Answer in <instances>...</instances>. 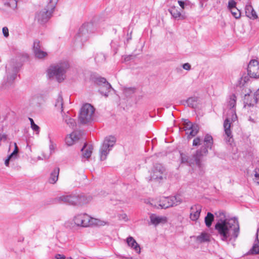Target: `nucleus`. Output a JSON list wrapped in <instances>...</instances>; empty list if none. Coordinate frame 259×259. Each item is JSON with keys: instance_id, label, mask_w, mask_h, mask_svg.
<instances>
[{"instance_id": "nucleus-1", "label": "nucleus", "mask_w": 259, "mask_h": 259, "mask_svg": "<svg viewBox=\"0 0 259 259\" xmlns=\"http://www.w3.org/2000/svg\"><path fill=\"white\" fill-rule=\"evenodd\" d=\"M215 230L221 240L227 242L235 240L239 233V226L235 219H220L215 225Z\"/></svg>"}, {"instance_id": "nucleus-2", "label": "nucleus", "mask_w": 259, "mask_h": 259, "mask_svg": "<svg viewBox=\"0 0 259 259\" xmlns=\"http://www.w3.org/2000/svg\"><path fill=\"white\" fill-rule=\"evenodd\" d=\"M204 142L205 147L196 151L192 158L189 159V163L190 166L193 167L194 170L199 174H202L204 168V164L202 162V157L204 155L207 154L208 150L207 148H211L213 144L212 137L209 135H206L204 138Z\"/></svg>"}, {"instance_id": "nucleus-3", "label": "nucleus", "mask_w": 259, "mask_h": 259, "mask_svg": "<svg viewBox=\"0 0 259 259\" xmlns=\"http://www.w3.org/2000/svg\"><path fill=\"white\" fill-rule=\"evenodd\" d=\"M101 224L100 220L92 218L85 213L77 214L74 216L71 222L68 221L65 223V227L69 228L74 227H88Z\"/></svg>"}, {"instance_id": "nucleus-4", "label": "nucleus", "mask_w": 259, "mask_h": 259, "mask_svg": "<svg viewBox=\"0 0 259 259\" xmlns=\"http://www.w3.org/2000/svg\"><path fill=\"white\" fill-rule=\"evenodd\" d=\"M20 63L12 59L6 65L7 76L4 77L1 88L3 90H9L13 87Z\"/></svg>"}, {"instance_id": "nucleus-5", "label": "nucleus", "mask_w": 259, "mask_h": 259, "mask_svg": "<svg viewBox=\"0 0 259 259\" xmlns=\"http://www.w3.org/2000/svg\"><path fill=\"white\" fill-rule=\"evenodd\" d=\"M69 64L66 61L59 62L51 65L47 71V75L50 79H56L61 82L66 78V73L69 68Z\"/></svg>"}, {"instance_id": "nucleus-6", "label": "nucleus", "mask_w": 259, "mask_h": 259, "mask_svg": "<svg viewBox=\"0 0 259 259\" xmlns=\"http://www.w3.org/2000/svg\"><path fill=\"white\" fill-rule=\"evenodd\" d=\"M182 201V196L180 195H177L168 197H163L158 202H156L153 200H148L145 202L155 208H167L169 207L178 205L181 203Z\"/></svg>"}, {"instance_id": "nucleus-7", "label": "nucleus", "mask_w": 259, "mask_h": 259, "mask_svg": "<svg viewBox=\"0 0 259 259\" xmlns=\"http://www.w3.org/2000/svg\"><path fill=\"white\" fill-rule=\"evenodd\" d=\"M95 108L90 104H85L81 108L78 116V120L82 124H87L94 120Z\"/></svg>"}, {"instance_id": "nucleus-8", "label": "nucleus", "mask_w": 259, "mask_h": 259, "mask_svg": "<svg viewBox=\"0 0 259 259\" xmlns=\"http://www.w3.org/2000/svg\"><path fill=\"white\" fill-rule=\"evenodd\" d=\"M58 1V0H50L47 8L42 10L36 14L35 20L41 24L47 22L52 16Z\"/></svg>"}, {"instance_id": "nucleus-9", "label": "nucleus", "mask_w": 259, "mask_h": 259, "mask_svg": "<svg viewBox=\"0 0 259 259\" xmlns=\"http://www.w3.org/2000/svg\"><path fill=\"white\" fill-rule=\"evenodd\" d=\"M116 142V138L113 136L105 138L99 150L100 160L103 161L107 158L110 151Z\"/></svg>"}, {"instance_id": "nucleus-10", "label": "nucleus", "mask_w": 259, "mask_h": 259, "mask_svg": "<svg viewBox=\"0 0 259 259\" xmlns=\"http://www.w3.org/2000/svg\"><path fill=\"white\" fill-rule=\"evenodd\" d=\"M165 176V169L161 164H156L150 172L151 180H161Z\"/></svg>"}, {"instance_id": "nucleus-11", "label": "nucleus", "mask_w": 259, "mask_h": 259, "mask_svg": "<svg viewBox=\"0 0 259 259\" xmlns=\"http://www.w3.org/2000/svg\"><path fill=\"white\" fill-rule=\"evenodd\" d=\"M33 52L35 58L38 59H44L48 57V53L45 50L40 41L35 39L33 42Z\"/></svg>"}, {"instance_id": "nucleus-12", "label": "nucleus", "mask_w": 259, "mask_h": 259, "mask_svg": "<svg viewBox=\"0 0 259 259\" xmlns=\"http://www.w3.org/2000/svg\"><path fill=\"white\" fill-rule=\"evenodd\" d=\"M96 83L100 86L99 89V92L100 93L107 97L108 93L111 90V86L109 83H108L106 79L103 77H98L96 79Z\"/></svg>"}, {"instance_id": "nucleus-13", "label": "nucleus", "mask_w": 259, "mask_h": 259, "mask_svg": "<svg viewBox=\"0 0 259 259\" xmlns=\"http://www.w3.org/2000/svg\"><path fill=\"white\" fill-rule=\"evenodd\" d=\"M184 130L186 131L188 137L195 136L198 132L199 127L196 124H193L188 120L186 119L184 121Z\"/></svg>"}, {"instance_id": "nucleus-14", "label": "nucleus", "mask_w": 259, "mask_h": 259, "mask_svg": "<svg viewBox=\"0 0 259 259\" xmlns=\"http://www.w3.org/2000/svg\"><path fill=\"white\" fill-rule=\"evenodd\" d=\"M247 72L250 77L259 78V62L256 60H251L248 65Z\"/></svg>"}, {"instance_id": "nucleus-15", "label": "nucleus", "mask_w": 259, "mask_h": 259, "mask_svg": "<svg viewBox=\"0 0 259 259\" xmlns=\"http://www.w3.org/2000/svg\"><path fill=\"white\" fill-rule=\"evenodd\" d=\"M78 195L73 194L63 195L56 198V200L60 203H65L73 205H78Z\"/></svg>"}, {"instance_id": "nucleus-16", "label": "nucleus", "mask_w": 259, "mask_h": 259, "mask_svg": "<svg viewBox=\"0 0 259 259\" xmlns=\"http://www.w3.org/2000/svg\"><path fill=\"white\" fill-rule=\"evenodd\" d=\"M233 121L231 120V115H228L227 118L225 119L224 122V128L225 132V135L227 136L226 137V141L227 143L231 144L232 142V135L230 130L231 123Z\"/></svg>"}, {"instance_id": "nucleus-17", "label": "nucleus", "mask_w": 259, "mask_h": 259, "mask_svg": "<svg viewBox=\"0 0 259 259\" xmlns=\"http://www.w3.org/2000/svg\"><path fill=\"white\" fill-rule=\"evenodd\" d=\"M236 97L235 95L233 94L231 95L229 97V101H228L227 106L229 108V111L230 114L231 115V120L233 121H235L237 119V115L236 114L235 109L234 107L236 105Z\"/></svg>"}, {"instance_id": "nucleus-18", "label": "nucleus", "mask_w": 259, "mask_h": 259, "mask_svg": "<svg viewBox=\"0 0 259 259\" xmlns=\"http://www.w3.org/2000/svg\"><path fill=\"white\" fill-rule=\"evenodd\" d=\"M202 210V206L199 204H195L190 207V219L192 221L198 220Z\"/></svg>"}, {"instance_id": "nucleus-19", "label": "nucleus", "mask_w": 259, "mask_h": 259, "mask_svg": "<svg viewBox=\"0 0 259 259\" xmlns=\"http://www.w3.org/2000/svg\"><path fill=\"white\" fill-rule=\"evenodd\" d=\"M168 12L175 19L185 20L186 19V16L178 7H171L168 9Z\"/></svg>"}, {"instance_id": "nucleus-20", "label": "nucleus", "mask_w": 259, "mask_h": 259, "mask_svg": "<svg viewBox=\"0 0 259 259\" xmlns=\"http://www.w3.org/2000/svg\"><path fill=\"white\" fill-rule=\"evenodd\" d=\"M258 101L255 94L254 95L248 94H245L244 98V106H253Z\"/></svg>"}, {"instance_id": "nucleus-21", "label": "nucleus", "mask_w": 259, "mask_h": 259, "mask_svg": "<svg viewBox=\"0 0 259 259\" xmlns=\"http://www.w3.org/2000/svg\"><path fill=\"white\" fill-rule=\"evenodd\" d=\"M63 120L72 129H74L76 125V123L74 119L72 118L73 115L70 112L64 113L62 114Z\"/></svg>"}, {"instance_id": "nucleus-22", "label": "nucleus", "mask_w": 259, "mask_h": 259, "mask_svg": "<svg viewBox=\"0 0 259 259\" xmlns=\"http://www.w3.org/2000/svg\"><path fill=\"white\" fill-rule=\"evenodd\" d=\"M79 139V134L77 132H73L67 136L65 138L66 144L72 146Z\"/></svg>"}, {"instance_id": "nucleus-23", "label": "nucleus", "mask_w": 259, "mask_h": 259, "mask_svg": "<svg viewBox=\"0 0 259 259\" xmlns=\"http://www.w3.org/2000/svg\"><path fill=\"white\" fill-rule=\"evenodd\" d=\"M151 223L157 226L161 223H165L166 222V218L165 217L158 216L155 214H151L150 216Z\"/></svg>"}, {"instance_id": "nucleus-24", "label": "nucleus", "mask_w": 259, "mask_h": 259, "mask_svg": "<svg viewBox=\"0 0 259 259\" xmlns=\"http://www.w3.org/2000/svg\"><path fill=\"white\" fill-rule=\"evenodd\" d=\"M126 243L128 246L134 249L136 252L140 253L141 248L139 244L136 242L133 237L130 236L126 238Z\"/></svg>"}, {"instance_id": "nucleus-25", "label": "nucleus", "mask_w": 259, "mask_h": 259, "mask_svg": "<svg viewBox=\"0 0 259 259\" xmlns=\"http://www.w3.org/2000/svg\"><path fill=\"white\" fill-rule=\"evenodd\" d=\"M93 146L91 145L85 144L81 151L83 158L88 159L90 157L93 152Z\"/></svg>"}, {"instance_id": "nucleus-26", "label": "nucleus", "mask_w": 259, "mask_h": 259, "mask_svg": "<svg viewBox=\"0 0 259 259\" xmlns=\"http://www.w3.org/2000/svg\"><path fill=\"white\" fill-rule=\"evenodd\" d=\"M60 169L59 167H55L50 174V177L48 180L49 183L52 184H55L58 180Z\"/></svg>"}, {"instance_id": "nucleus-27", "label": "nucleus", "mask_w": 259, "mask_h": 259, "mask_svg": "<svg viewBox=\"0 0 259 259\" xmlns=\"http://www.w3.org/2000/svg\"><path fill=\"white\" fill-rule=\"evenodd\" d=\"M78 205H81L89 202L91 199L92 197L90 196H85L84 195H78Z\"/></svg>"}, {"instance_id": "nucleus-28", "label": "nucleus", "mask_w": 259, "mask_h": 259, "mask_svg": "<svg viewBox=\"0 0 259 259\" xmlns=\"http://www.w3.org/2000/svg\"><path fill=\"white\" fill-rule=\"evenodd\" d=\"M249 75L248 74H243L242 76L238 80L237 85L240 87H242L249 80Z\"/></svg>"}, {"instance_id": "nucleus-29", "label": "nucleus", "mask_w": 259, "mask_h": 259, "mask_svg": "<svg viewBox=\"0 0 259 259\" xmlns=\"http://www.w3.org/2000/svg\"><path fill=\"white\" fill-rule=\"evenodd\" d=\"M63 100L62 97L59 95L57 99L55 100V106L58 109L60 110L61 111L63 112Z\"/></svg>"}, {"instance_id": "nucleus-30", "label": "nucleus", "mask_w": 259, "mask_h": 259, "mask_svg": "<svg viewBox=\"0 0 259 259\" xmlns=\"http://www.w3.org/2000/svg\"><path fill=\"white\" fill-rule=\"evenodd\" d=\"M250 252L252 254H259V240L258 239V234H256V238L254 243L250 250Z\"/></svg>"}, {"instance_id": "nucleus-31", "label": "nucleus", "mask_w": 259, "mask_h": 259, "mask_svg": "<svg viewBox=\"0 0 259 259\" xmlns=\"http://www.w3.org/2000/svg\"><path fill=\"white\" fill-rule=\"evenodd\" d=\"M210 236L206 233H202L197 237V240L199 242H204L209 240Z\"/></svg>"}, {"instance_id": "nucleus-32", "label": "nucleus", "mask_w": 259, "mask_h": 259, "mask_svg": "<svg viewBox=\"0 0 259 259\" xmlns=\"http://www.w3.org/2000/svg\"><path fill=\"white\" fill-rule=\"evenodd\" d=\"M88 31L85 26H82L79 30L78 36L81 40L86 39L88 37Z\"/></svg>"}, {"instance_id": "nucleus-33", "label": "nucleus", "mask_w": 259, "mask_h": 259, "mask_svg": "<svg viewBox=\"0 0 259 259\" xmlns=\"http://www.w3.org/2000/svg\"><path fill=\"white\" fill-rule=\"evenodd\" d=\"M214 220L213 215L210 213L208 212L207 215L205 217V223L207 227H209L212 224V221Z\"/></svg>"}, {"instance_id": "nucleus-34", "label": "nucleus", "mask_w": 259, "mask_h": 259, "mask_svg": "<svg viewBox=\"0 0 259 259\" xmlns=\"http://www.w3.org/2000/svg\"><path fill=\"white\" fill-rule=\"evenodd\" d=\"M197 98L195 97H190L188 98L186 101L188 106L194 108L196 105Z\"/></svg>"}, {"instance_id": "nucleus-35", "label": "nucleus", "mask_w": 259, "mask_h": 259, "mask_svg": "<svg viewBox=\"0 0 259 259\" xmlns=\"http://www.w3.org/2000/svg\"><path fill=\"white\" fill-rule=\"evenodd\" d=\"M95 60L97 63H102L105 61L106 56L102 53H98L97 54Z\"/></svg>"}, {"instance_id": "nucleus-36", "label": "nucleus", "mask_w": 259, "mask_h": 259, "mask_svg": "<svg viewBox=\"0 0 259 259\" xmlns=\"http://www.w3.org/2000/svg\"><path fill=\"white\" fill-rule=\"evenodd\" d=\"M135 92V88H127L124 87L123 89V93L126 97L130 96Z\"/></svg>"}, {"instance_id": "nucleus-37", "label": "nucleus", "mask_w": 259, "mask_h": 259, "mask_svg": "<svg viewBox=\"0 0 259 259\" xmlns=\"http://www.w3.org/2000/svg\"><path fill=\"white\" fill-rule=\"evenodd\" d=\"M232 15L236 19L239 18L241 16L240 11L237 8H234L230 10Z\"/></svg>"}, {"instance_id": "nucleus-38", "label": "nucleus", "mask_w": 259, "mask_h": 259, "mask_svg": "<svg viewBox=\"0 0 259 259\" xmlns=\"http://www.w3.org/2000/svg\"><path fill=\"white\" fill-rule=\"evenodd\" d=\"M49 141H50V145H49V149L50 150L51 153L54 152L55 149L56 148V144L54 143L51 138L49 137Z\"/></svg>"}, {"instance_id": "nucleus-39", "label": "nucleus", "mask_w": 259, "mask_h": 259, "mask_svg": "<svg viewBox=\"0 0 259 259\" xmlns=\"http://www.w3.org/2000/svg\"><path fill=\"white\" fill-rule=\"evenodd\" d=\"M254 181L259 185V169H256L254 171Z\"/></svg>"}, {"instance_id": "nucleus-40", "label": "nucleus", "mask_w": 259, "mask_h": 259, "mask_svg": "<svg viewBox=\"0 0 259 259\" xmlns=\"http://www.w3.org/2000/svg\"><path fill=\"white\" fill-rule=\"evenodd\" d=\"M30 126H31V128H32V130L34 132H35L36 134L38 135L39 134V131H40V128L37 125H36L35 123H34L33 124H32V125H31Z\"/></svg>"}, {"instance_id": "nucleus-41", "label": "nucleus", "mask_w": 259, "mask_h": 259, "mask_svg": "<svg viewBox=\"0 0 259 259\" xmlns=\"http://www.w3.org/2000/svg\"><path fill=\"white\" fill-rule=\"evenodd\" d=\"M236 3L234 0H229L228 2V8L231 10L236 7Z\"/></svg>"}, {"instance_id": "nucleus-42", "label": "nucleus", "mask_w": 259, "mask_h": 259, "mask_svg": "<svg viewBox=\"0 0 259 259\" xmlns=\"http://www.w3.org/2000/svg\"><path fill=\"white\" fill-rule=\"evenodd\" d=\"M212 1V0H201L200 1V4H201V6L202 7H206L207 5V3H208V4H210V2H211Z\"/></svg>"}, {"instance_id": "nucleus-43", "label": "nucleus", "mask_w": 259, "mask_h": 259, "mask_svg": "<svg viewBox=\"0 0 259 259\" xmlns=\"http://www.w3.org/2000/svg\"><path fill=\"white\" fill-rule=\"evenodd\" d=\"M3 33L4 36L7 37L9 36V30L7 27H4L3 28Z\"/></svg>"}, {"instance_id": "nucleus-44", "label": "nucleus", "mask_w": 259, "mask_h": 259, "mask_svg": "<svg viewBox=\"0 0 259 259\" xmlns=\"http://www.w3.org/2000/svg\"><path fill=\"white\" fill-rule=\"evenodd\" d=\"M200 139L198 137L195 138L194 139L193 142V146H198L200 145Z\"/></svg>"}, {"instance_id": "nucleus-45", "label": "nucleus", "mask_w": 259, "mask_h": 259, "mask_svg": "<svg viewBox=\"0 0 259 259\" xmlns=\"http://www.w3.org/2000/svg\"><path fill=\"white\" fill-rule=\"evenodd\" d=\"M119 218L120 220H123L125 222L127 221L128 220L127 215L125 213L120 214L119 216Z\"/></svg>"}, {"instance_id": "nucleus-46", "label": "nucleus", "mask_w": 259, "mask_h": 259, "mask_svg": "<svg viewBox=\"0 0 259 259\" xmlns=\"http://www.w3.org/2000/svg\"><path fill=\"white\" fill-rule=\"evenodd\" d=\"M183 68L186 70H190L191 69V65L189 63H186L183 64Z\"/></svg>"}, {"instance_id": "nucleus-47", "label": "nucleus", "mask_w": 259, "mask_h": 259, "mask_svg": "<svg viewBox=\"0 0 259 259\" xmlns=\"http://www.w3.org/2000/svg\"><path fill=\"white\" fill-rule=\"evenodd\" d=\"M178 3L181 8L180 10L183 12V9L185 8V2L182 1H179Z\"/></svg>"}, {"instance_id": "nucleus-48", "label": "nucleus", "mask_w": 259, "mask_h": 259, "mask_svg": "<svg viewBox=\"0 0 259 259\" xmlns=\"http://www.w3.org/2000/svg\"><path fill=\"white\" fill-rule=\"evenodd\" d=\"M17 155L12 152L10 155L8 156L7 159H9V160L10 161L13 159H15Z\"/></svg>"}, {"instance_id": "nucleus-49", "label": "nucleus", "mask_w": 259, "mask_h": 259, "mask_svg": "<svg viewBox=\"0 0 259 259\" xmlns=\"http://www.w3.org/2000/svg\"><path fill=\"white\" fill-rule=\"evenodd\" d=\"M7 138V136L6 134L0 135V141H6Z\"/></svg>"}, {"instance_id": "nucleus-50", "label": "nucleus", "mask_w": 259, "mask_h": 259, "mask_svg": "<svg viewBox=\"0 0 259 259\" xmlns=\"http://www.w3.org/2000/svg\"><path fill=\"white\" fill-rule=\"evenodd\" d=\"M55 258L56 259H65V256L64 255H61V254H57V255H56Z\"/></svg>"}, {"instance_id": "nucleus-51", "label": "nucleus", "mask_w": 259, "mask_h": 259, "mask_svg": "<svg viewBox=\"0 0 259 259\" xmlns=\"http://www.w3.org/2000/svg\"><path fill=\"white\" fill-rule=\"evenodd\" d=\"M14 146H15V149H14V151L13 152V153L17 155V153L18 152V148L16 143H14Z\"/></svg>"}, {"instance_id": "nucleus-52", "label": "nucleus", "mask_w": 259, "mask_h": 259, "mask_svg": "<svg viewBox=\"0 0 259 259\" xmlns=\"http://www.w3.org/2000/svg\"><path fill=\"white\" fill-rule=\"evenodd\" d=\"M11 4L12 5L13 8H16L17 5V2L15 0H11L10 2Z\"/></svg>"}, {"instance_id": "nucleus-53", "label": "nucleus", "mask_w": 259, "mask_h": 259, "mask_svg": "<svg viewBox=\"0 0 259 259\" xmlns=\"http://www.w3.org/2000/svg\"><path fill=\"white\" fill-rule=\"evenodd\" d=\"M251 15H252V18H253V19H256L257 17L256 12L255 11H254L253 10H252L251 12Z\"/></svg>"}, {"instance_id": "nucleus-54", "label": "nucleus", "mask_w": 259, "mask_h": 259, "mask_svg": "<svg viewBox=\"0 0 259 259\" xmlns=\"http://www.w3.org/2000/svg\"><path fill=\"white\" fill-rule=\"evenodd\" d=\"M181 158L182 162H185L188 161V159H187L186 157H183L182 155H181Z\"/></svg>"}, {"instance_id": "nucleus-55", "label": "nucleus", "mask_w": 259, "mask_h": 259, "mask_svg": "<svg viewBox=\"0 0 259 259\" xmlns=\"http://www.w3.org/2000/svg\"><path fill=\"white\" fill-rule=\"evenodd\" d=\"M255 95L256 96V98H257V99H258V101L259 100V89L255 93Z\"/></svg>"}, {"instance_id": "nucleus-56", "label": "nucleus", "mask_w": 259, "mask_h": 259, "mask_svg": "<svg viewBox=\"0 0 259 259\" xmlns=\"http://www.w3.org/2000/svg\"><path fill=\"white\" fill-rule=\"evenodd\" d=\"M9 162H10V160H9V159H7H7L5 160V165H6L7 166H9Z\"/></svg>"}, {"instance_id": "nucleus-57", "label": "nucleus", "mask_w": 259, "mask_h": 259, "mask_svg": "<svg viewBox=\"0 0 259 259\" xmlns=\"http://www.w3.org/2000/svg\"><path fill=\"white\" fill-rule=\"evenodd\" d=\"M28 119L30 122V126L32 125V124H33L35 123L32 118L29 117Z\"/></svg>"}, {"instance_id": "nucleus-58", "label": "nucleus", "mask_w": 259, "mask_h": 259, "mask_svg": "<svg viewBox=\"0 0 259 259\" xmlns=\"http://www.w3.org/2000/svg\"><path fill=\"white\" fill-rule=\"evenodd\" d=\"M130 58H131L130 56L125 57L124 58V61H128L130 59Z\"/></svg>"}]
</instances>
